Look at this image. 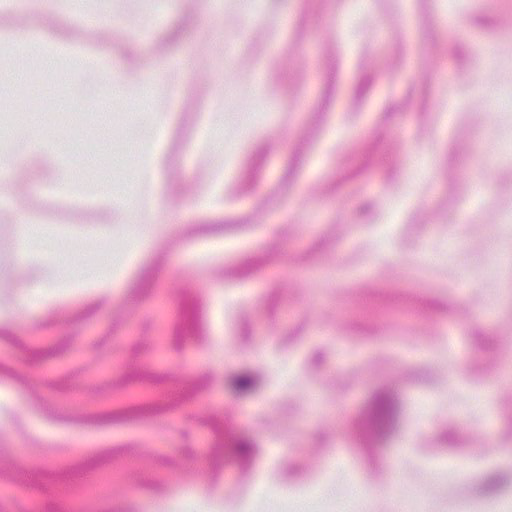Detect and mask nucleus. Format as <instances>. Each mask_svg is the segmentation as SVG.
I'll use <instances>...</instances> for the list:
<instances>
[{"label": "nucleus", "instance_id": "obj_1", "mask_svg": "<svg viewBox=\"0 0 512 512\" xmlns=\"http://www.w3.org/2000/svg\"><path fill=\"white\" fill-rule=\"evenodd\" d=\"M252 384V380L246 376H239L233 380V387L240 391L244 390Z\"/></svg>", "mask_w": 512, "mask_h": 512}]
</instances>
